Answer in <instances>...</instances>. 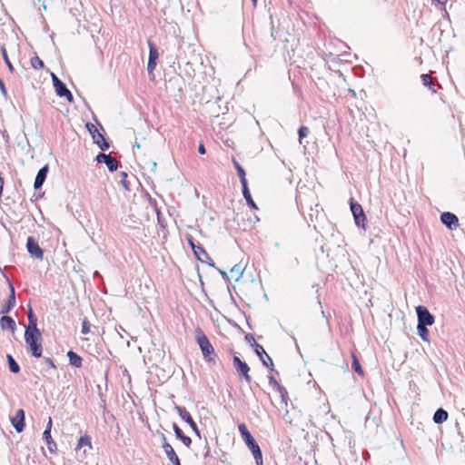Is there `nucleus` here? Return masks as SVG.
<instances>
[{"instance_id":"f257e3e1","label":"nucleus","mask_w":465,"mask_h":465,"mask_svg":"<svg viewBox=\"0 0 465 465\" xmlns=\"http://www.w3.org/2000/svg\"><path fill=\"white\" fill-rule=\"evenodd\" d=\"M238 430H239V432L241 433V436H242L244 443L251 450V452L255 460L256 465H263L262 450H261L258 443L256 442L255 439L252 437V435L248 430L246 425L244 423L239 424Z\"/></svg>"},{"instance_id":"f03ea898","label":"nucleus","mask_w":465,"mask_h":465,"mask_svg":"<svg viewBox=\"0 0 465 465\" xmlns=\"http://www.w3.org/2000/svg\"><path fill=\"white\" fill-rule=\"evenodd\" d=\"M194 335L195 341L202 351L203 358L208 361H212L215 357V351L209 339L203 331V330L199 327L195 329Z\"/></svg>"},{"instance_id":"7ed1b4c3","label":"nucleus","mask_w":465,"mask_h":465,"mask_svg":"<svg viewBox=\"0 0 465 465\" xmlns=\"http://www.w3.org/2000/svg\"><path fill=\"white\" fill-rule=\"evenodd\" d=\"M42 334L40 331H25V341L28 345V351L32 354V356L35 358H40L42 356V343H41Z\"/></svg>"},{"instance_id":"20e7f679","label":"nucleus","mask_w":465,"mask_h":465,"mask_svg":"<svg viewBox=\"0 0 465 465\" xmlns=\"http://www.w3.org/2000/svg\"><path fill=\"white\" fill-rule=\"evenodd\" d=\"M52 80L56 94L60 97H65L69 103H72L74 97L66 85L54 74H52Z\"/></svg>"},{"instance_id":"39448f33","label":"nucleus","mask_w":465,"mask_h":465,"mask_svg":"<svg viewBox=\"0 0 465 465\" xmlns=\"http://www.w3.org/2000/svg\"><path fill=\"white\" fill-rule=\"evenodd\" d=\"M416 312L418 316V325L430 326L434 323V316L425 306H418Z\"/></svg>"},{"instance_id":"423d86ee","label":"nucleus","mask_w":465,"mask_h":465,"mask_svg":"<svg viewBox=\"0 0 465 465\" xmlns=\"http://www.w3.org/2000/svg\"><path fill=\"white\" fill-rule=\"evenodd\" d=\"M233 366L238 372L239 376L247 383H250L252 381V377L249 375L250 367L248 364L244 361H242L239 357L234 356L233 357Z\"/></svg>"},{"instance_id":"0eeeda50","label":"nucleus","mask_w":465,"mask_h":465,"mask_svg":"<svg viewBox=\"0 0 465 465\" xmlns=\"http://www.w3.org/2000/svg\"><path fill=\"white\" fill-rule=\"evenodd\" d=\"M350 205L356 225L364 228V221L366 220V216L364 214L361 205L357 202H353L352 199H351Z\"/></svg>"},{"instance_id":"6e6552de","label":"nucleus","mask_w":465,"mask_h":465,"mask_svg":"<svg viewBox=\"0 0 465 465\" xmlns=\"http://www.w3.org/2000/svg\"><path fill=\"white\" fill-rule=\"evenodd\" d=\"M26 249L32 257H35L39 260H43L44 251L39 246L38 242L34 239V237L30 236L27 238Z\"/></svg>"},{"instance_id":"1a4fd4ad","label":"nucleus","mask_w":465,"mask_h":465,"mask_svg":"<svg viewBox=\"0 0 465 465\" xmlns=\"http://www.w3.org/2000/svg\"><path fill=\"white\" fill-rule=\"evenodd\" d=\"M97 163H104L110 172L117 170L119 163L111 154L98 153L95 157Z\"/></svg>"},{"instance_id":"9d476101","label":"nucleus","mask_w":465,"mask_h":465,"mask_svg":"<svg viewBox=\"0 0 465 465\" xmlns=\"http://www.w3.org/2000/svg\"><path fill=\"white\" fill-rule=\"evenodd\" d=\"M440 221L450 230H455L459 226L458 217L450 212L442 213L440 215Z\"/></svg>"},{"instance_id":"9b49d317","label":"nucleus","mask_w":465,"mask_h":465,"mask_svg":"<svg viewBox=\"0 0 465 465\" xmlns=\"http://www.w3.org/2000/svg\"><path fill=\"white\" fill-rule=\"evenodd\" d=\"M175 410L176 411L178 412L179 416L185 421L187 422L190 427L193 429V430L197 434V435H200L199 433V430H198V427L196 425V423L194 422V420H193L192 416L190 415V413L186 411L185 408L183 407H181V406H175Z\"/></svg>"},{"instance_id":"f8f14e48","label":"nucleus","mask_w":465,"mask_h":465,"mask_svg":"<svg viewBox=\"0 0 465 465\" xmlns=\"http://www.w3.org/2000/svg\"><path fill=\"white\" fill-rule=\"evenodd\" d=\"M148 45H149V59H148L147 70L149 73H152L156 67V60L158 59L159 54H158L157 48L151 41H148Z\"/></svg>"},{"instance_id":"ddd939ff","label":"nucleus","mask_w":465,"mask_h":465,"mask_svg":"<svg viewBox=\"0 0 465 465\" xmlns=\"http://www.w3.org/2000/svg\"><path fill=\"white\" fill-rule=\"evenodd\" d=\"M48 171H49V168H48V165H47V164H46V165H45V166H43V167L38 171V173H37V174H36V177H35V183H34V188H35V190H38V189H40V188L43 186V184H44V183H45V179H46V176H47Z\"/></svg>"},{"instance_id":"4468645a","label":"nucleus","mask_w":465,"mask_h":465,"mask_svg":"<svg viewBox=\"0 0 465 465\" xmlns=\"http://www.w3.org/2000/svg\"><path fill=\"white\" fill-rule=\"evenodd\" d=\"M163 449L167 458L173 465H181L180 460H179L178 456L176 455V453L171 444H169L168 442H164L163 444Z\"/></svg>"},{"instance_id":"2eb2a0df","label":"nucleus","mask_w":465,"mask_h":465,"mask_svg":"<svg viewBox=\"0 0 465 465\" xmlns=\"http://www.w3.org/2000/svg\"><path fill=\"white\" fill-rule=\"evenodd\" d=\"M27 319L28 325L25 327V331H34L35 333L40 331L37 328V317L34 313L32 308H29V311L27 312Z\"/></svg>"},{"instance_id":"dca6fc26","label":"nucleus","mask_w":465,"mask_h":465,"mask_svg":"<svg viewBox=\"0 0 465 465\" xmlns=\"http://www.w3.org/2000/svg\"><path fill=\"white\" fill-rule=\"evenodd\" d=\"M173 429L177 439H179L186 447H190L192 440L190 437L185 436L183 430L178 427L176 423L173 424Z\"/></svg>"},{"instance_id":"f3484780","label":"nucleus","mask_w":465,"mask_h":465,"mask_svg":"<svg viewBox=\"0 0 465 465\" xmlns=\"http://www.w3.org/2000/svg\"><path fill=\"white\" fill-rule=\"evenodd\" d=\"M9 288H10V296L6 302V304L2 309L3 313L8 312L15 304V288L11 283H9Z\"/></svg>"},{"instance_id":"a211bd4d","label":"nucleus","mask_w":465,"mask_h":465,"mask_svg":"<svg viewBox=\"0 0 465 465\" xmlns=\"http://www.w3.org/2000/svg\"><path fill=\"white\" fill-rule=\"evenodd\" d=\"M93 141L103 151H106L110 147L109 143L105 140L104 136L100 133L94 134Z\"/></svg>"},{"instance_id":"6ab92c4d","label":"nucleus","mask_w":465,"mask_h":465,"mask_svg":"<svg viewBox=\"0 0 465 465\" xmlns=\"http://www.w3.org/2000/svg\"><path fill=\"white\" fill-rule=\"evenodd\" d=\"M0 325L2 329H10L11 331H15V322L13 320L12 317L4 315L0 319Z\"/></svg>"},{"instance_id":"aec40b11","label":"nucleus","mask_w":465,"mask_h":465,"mask_svg":"<svg viewBox=\"0 0 465 465\" xmlns=\"http://www.w3.org/2000/svg\"><path fill=\"white\" fill-rule=\"evenodd\" d=\"M67 357L69 359V363L72 366H74L75 368L82 367L83 359L77 353H75L73 351H69L67 352Z\"/></svg>"},{"instance_id":"412c9836","label":"nucleus","mask_w":465,"mask_h":465,"mask_svg":"<svg viewBox=\"0 0 465 465\" xmlns=\"http://www.w3.org/2000/svg\"><path fill=\"white\" fill-rule=\"evenodd\" d=\"M244 272V266L242 263L235 264L230 271L231 276L234 281H239Z\"/></svg>"},{"instance_id":"4be33fe9","label":"nucleus","mask_w":465,"mask_h":465,"mask_svg":"<svg viewBox=\"0 0 465 465\" xmlns=\"http://www.w3.org/2000/svg\"><path fill=\"white\" fill-rule=\"evenodd\" d=\"M448 412L442 408L438 409L433 415V421L436 424H441L448 419Z\"/></svg>"},{"instance_id":"5701e85b","label":"nucleus","mask_w":465,"mask_h":465,"mask_svg":"<svg viewBox=\"0 0 465 465\" xmlns=\"http://www.w3.org/2000/svg\"><path fill=\"white\" fill-rule=\"evenodd\" d=\"M242 195H243L244 199L246 200L248 205L253 209H257V205L252 198L250 190L248 188V184L244 183V184H242Z\"/></svg>"},{"instance_id":"b1692460","label":"nucleus","mask_w":465,"mask_h":465,"mask_svg":"<svg viewBox=\"0 0 465 465\" xmlns=\"http://www.w3.org/2000/svg\"><path fill=\"white\" fill-rule=\"evenodd\" d=\"M232 162H233V165H234L235 169L237 170V173H238V176L240 177L241 183L242 184L247 183V180L245 178L246 173H245L244 169L235 159H233Z\"/></svg>"},{"instance_id":"393cba45","label":"nucleus","mask_w":465,"mask_h":465,"mask_svg":"<svg viewBox=\"0 0 465 465\" xmlns=\"http://www.w3.org/2000/svg\"><path fill=\"white\" fill-rule=\"evenodd\" d=\"M7 362L11 372L18 373L20 371V366L10 354H7Z\"/></svg>"},{"instance_id":"a878e982","label":"nucleus","mask_w":465,"mask_h":465,"mask_svg":"<svg viewBox=\"0 0 465 465\" xmlns=\"http://www.w3.org/2000/svg\"><path fill=\"white\" fill-rule=\"evenodd\" d=\"M85 446H87L90 450L92 449L91 438L87 435L80 437L77 442L76 450H80Z\"/></svg>"},{"instance_id":"bb28decb","label":"nucleus","mask_w":465,"mask_h":465,"mask_svg":"<svg viewBox=\"0 0 465 465\" xmlns=\"http://www.w3.org/2000/svg\"><path fill=\"white\" fill-rule=\"evenodd\" d=\"M197 251L199 252V255L206 261L205 262L209 266H212V267L214 266V262H213V259L209 256L207 252L202 246H197Z\"/></svg>"},{"instance_id":"cd10ccee","label":"nucleus","mask_w":465,"mask_h":465,"mask_svg":"<svg viewBox=\"0 0 465 465\" xmlns=\"http://www.w3.org/2000/svg\"><path fill=\"white\" fill-rule=\"evenodd\" d=\"M43 440L45 441L47 447H48V450L51 451V452H54L56 450V443L55 441L52 439V436H51V433H49V437L46 438L45 437V432L43 433Z\"/></svg>"},{"instance_id":"c85d7f7f","label":"nucleus","mask_w":465,"mask_h":465,"mask_svg":"<svg viewBox=\"0 0 465 465\" xmlns=\"http://www.w3.org/2000/svg\"><path fill=\"white\" fill-rule=\"evenodd\" d=\"M12 424L17 432L23 431L25 428V420L16 418L15 416L11 419Z\"/></svg>"},{"instance_id":"c756f323","label":"nucleus","mask_w":465,"mask_h":465,"mask_svg":"<svg viewBox=\"0 0 465 465\" xmlns=\"http://www.w3.org/2000/svg\"><path fill=\"white\" fill-rule=\"evenodd\" d=\"M187 241H188V243L190 244V246L192 247L193 252H194V255L197 257V259L200 261V262H206L203 258H202L200 255H199V252L197 251V244H195V242H193V239L191 235H188L186 237Z\"/></svg>"},{"instance_id":"7c9ffc66","label":"nucleus","mask_w":465,"mask_h":465,"mask_svg":"<svg viewBox=\"0 0 465 465\" xmlns=\"http://www.w3.org/2000/svg\"><path fill=\"white\" fill-rule=\"evenodd\" d=\"M417 330H418V333L420 335V337L421 338V340L423 341H428V338H429V331L427 329V326L425 325H417Z\"/></svg>"},{"instance_id":"2f4dec72","label":"nucleus","mask_w":465,"mask_h":465,"mask_svg":"<svg viewBox=\"0 0 465 465\" xmlns=\"http://www.w3.org/2000/svg\"><path fill=\"white\" fill-rule=\"evenodd\" d=\"M30 64L35 69H41L44 67V62L37 55L31 58Z\"/></svg>"},{"instance_id":"473e14b6","label":"nucleus","mask_w":465,"mask_h":465,"mask_svg":"<svg viewBox=\"0 0 465 465\" xmlns=\"http://www.w3.org/2000/svg\"><path fill=\"white\" fill-rule=\"evenodd\" d=\"M1 53H2V56H3V59L5 61V63L6 64L8 69L10 70V72H13L14 71V67L8 58V55H7V53H6V49L5 46H2L1 47Z\"/></svg>"},{"instance_id":"72a5a7b5","label":"nucleus","mask_w":465,"mask_h":465,"mask_svg":"<svg viewBox=\"0 0 465 465\" xmlns=\"http://www.w3.org/2000/svg\"><path fill=\"white\" fill-rule=\"evenodd\" d=\"M275 391L279 392L280 397L282 399V401L284 404H287V399H288V391H287V390L283 386H280Z\"/></svg>"},{"instance_id":"f704fd0d","label":"nucleus","mask_w":465,"mask_h":465,"mask_svg":"<svg viewBox=\"0 0 465 465\" xmlns=\"http://www.w3.org/2000/svg\"><path fill=\"white\" fill-rule=\"evenodd\" d=\"M252 347L254 348V351L257 356H259L260 360H262L263 355L267 354L261 344L256 342L255 344H252Z\"/></svg>"},{"instance_id":"c9c22d12","label":"nucleus","mask_w":465,"mask_h":465,"mask_svg":"<svg viewBox=\"0 0 465 465\" xmlns=\"http://www.w3.org/2000/svg\"><path fill=\"white\" fill-rule=\"evenodd\" d=\"M352 369L359 374L362 375L363 374V371L361 367V364L357 359V357L352 354Z\"/></svg>"},{"instance_id":"e433bc0d","label":"nucleus","mask_w":465,"mask_h":465,"mask_svg":"<svg viewBox=\"0 0 465 465\" xmlns=\"http://www.w3.org/2000/svg\"><path fill=\"white\" fill-rule=\"evenodd\" d=\"M421 80H422L423 84L425 86H428L429 88H430L431 85L434 84L433 78L430 75L427 74H424L421 75Z\"/></svg>"},{"instance_id":"4c0bfd02","label":"nucleus","mask_w":465,"mask_h":465,"mask_svg":"<svg viewBox=\"0 0 465 465\" xmlns=\"http://www.w3.org/2000/svg\"><path fill=\"white\" fill-rule=\"evenodd\" d=\"M308 134H309V128L306 126H301L298 130L300 143H302V139L306 137Z\"/></svg>"},{"instance_id":"58836bf2","label":"nucleus","mask_w":465,"mask_h":465,"mask_svg":"<svg viewBox=\"0 0 465 465\" xmlns=\"http://www.w3.org/2000/svg\"><path fill=\"white\" fill-rule=\"evenodd\" d=\"M85 126H86V129L88 130V132L90 133V134L92 135V138L94 137V134H99L97 128L95 127V125L94 124L87 123Z\"/></svg>"},{"instance_id":"ea45409f","label":"nucleus","mask_w":465,"mask_h":465,"mask_svg":"<svg viewBox=\"0 0 465 465\" xmlns=\"http://www.w3.org/2000/svg\"><path fill=\"white\" fill-rule=\"evenodd\" d=\"M90 331V323L86 318L84 319L82 323L81 332L83 334H87Z\"/></svg>"},{"instance_id":"a19ab883","label":"nucleus","mask_w":465,"mask_h":465,"mask_svg":"<svg viewBox=\"0 0 465 465\" xmlns=\"http://www.w3.org/2000/svg\"><path fill=\"white\" fill-rule=\"evenodd\" d=\"M44 361L48 366V369L46 370V371H49V369H53V370L56 369V366L51 358H45Z\"/></svg>"},{"instance_id":"79ce46f5","label":"nucleus","mask_w":465,"mask_h":465,"mask_svg":"<svg viewBox=\"0 0 465 465\" xmlns=\"http://www.w3.org/2000/svg\"><path fill=\"white\" fill-rule=\"evenodd\" d=\"M121 175V180H120V183L123 184V186L128 190L129 187H128V184H127V182H126V177H127V173L125 172H122L120 173Z\"/></svg>"},{"instance_id":"37998d69","label":"nucleus","mask_w":465,"mask_h":465,"mask_svg":"<svg viewBox=\"0 0 465 465\" xmlns=\"http://www.w3.org/2000/svg\"><path fill=\"white\" fill-rule=\"evenodd\" d=\"M269 384L272 387L273 390H276L280 386H282L273 376L269 377Z\"/></svg>"},{"instance_id":"c03bdc74","label":"nucleus","mask_w":465,"mask_h":465,"mask_svg":"<svg viewBox=\"0 0 465 465\" xmlns=\"http://www.w3.org/2000/svg\"><path fill=\"white\" fill-rule=\"evenodd\" d=\"M265 356H266L265 359L262 358V360H261L262 361V364L266 367L273 366L272 358L268 354H266Z\"/></svg>"},{"instance_id":"a18cd8bd","label":"nucleus","mask_w":465,"mask_h":465,"mask_svg":"<svg viewBox=\"0 0 465 465\" xmlns=\"http://www.w3.org/2000/svg\"><path fill=\"white\" fill-rule=\"evenodd\" d=\"M51 429H52V419L51 417L48 418V422L46 424V428L44 432H45V437L48 438L49 437V433H51Z\"/></svg>"},{"instance_id":"49530a36","label":"nucleus","mask_w":465,"mask_h":465,"mask_svg":"<svg viewBox=\"0 0 465 465\" xmlns=\"http://www.w3.org/2000/svg\"><path fill=\"white\" fill-rule=\"evenodd\" d=\"M245 340H246V341H247V342H249L252 346V344H255V343H256L254 337H253V336H252V334H251V333H248V334H246V335H245Z\"/></svg>"},{"instance_id":"de8ad7c7","label":"nucleus","mask_w":465,"mask_h":465,"mask_svg":"<svg viewBox=\"0 0 465 465\" xmlns=\"http://www.w3.org/2000/svg\"><path fill=\"white\" fill-rule=\"evenodd\" d=\"M16 418L25 420V411L22 409H19L15 415Z\"/></svg>"},{"instance_id":"09e8293b","label":"nucleus","mask_w":465,"mask_h":465,"mask_svg":"<svg viewBox=\"0 0 465 465\" xmlns=\"http://www.w3.org/2000/svg\"><path fill=\"white\" fill-rule=\"evenodd\" d=\"M198 152L201 153V154H204L206 153V150H205V147L203 143H200L199 146H198Z\"/></svg>"},{"instance_id":"8fccbe9b","label":"nucleus","mask_w":465,"mask_h":465,"mask_svg":"<svg viewBox=\"0 0 465 465\" xmlns=\"http://www.w3.org/2000/svg\"><path fill=\"white\" fill-rule=\"evenodd\" d=\"M448 0H432L433 3H438L440 5H444Z\"/></svg>"},{"instance_id":"3c124183","label":"nucleus","mask_w":465,"mask_h":465,"mask_svg":"<svg viewBox=\"0 0 465 465\" xmlns=\"http://www.w3.org/2000/svg\"><path fill=\"white\" fill-rule=\"evenodd\" d=\"M210 455V447L206 446V451L203 454L204 458L208 457Z\"/></svg>"},{"instance_id":"603ef678","label":"nucleus","mask_w":465,"mask_h":465,"mask_svg":"<svg viewBox=\"0 0 465 465\" xmlns=\"http://www.w3.org/2000/svg\"><path fill=\"white\" fill-rule=\"evenodd\" d=\"M162 441H163V444L164 442H167V440H166V437L164 436V434H162Z\"/></svg>"},{"instance_id":"864d4df0","label":"nucleus","mask_w":465,"mask_h":465,"mask_svg":"<svg viewBox=\"0 0 465 465\" xmlns=\"http://www.w3.org/2000/svg\"><path fill=\"white\" fill-rule=\"evenodd\" d=\"M221 274L223 278L227 277V273L225 272L221 271Z\"/></svg>"},{"instance_id":"5fc2aeb1","label":"nucleus","mask_w":465,"mask_h":465,"mask_svg":"<svg viewBox=\"0 0 465 465\" xmlns=\"http://www.w3.org/2000/svg\"><path fill=\"white\" fill-rule=\"evenodd\" d=\"M292 339H293V341H294V342H295V345H296L297 349H299V346H298V343H297L296 338L292 337Z\"/></svg>"},{"instance_id":"6e6d98bb","label":"nucleus","mask_w":465,"mask_h":465,"mask_svg":"<svg viewBox=\"0 0 465 465\" xmlns=\"http://www.w3.org/2000/svg\"><path fill=\"white\" fill-rule=\"evenodd\" d=\"M252 1H253V3H256V0H252Z\"/></svg>"}]
</instances>
